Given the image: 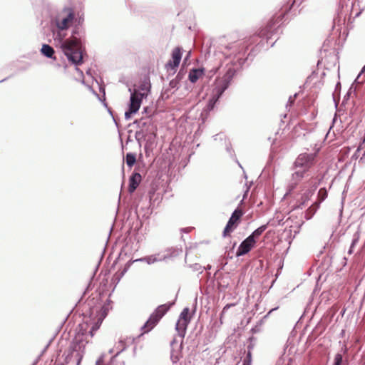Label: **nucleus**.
Masks as SVG:
<instances>
[{
	"label": "nucleus",
	"mask_w": 365,
	"mask_h": 365,
	"mask_svg": "<svg viewBox=\"0 0 365 365\" xmlns=\"http://www.w3.org/2000/svg\"><path fill=\"white\" fill-rule=\"evenodd\" d=\"M204 74V71L202 69L197 68V69H192L189 73V80L192 83H195L197 81V80L201 78Z\"/></svg>",
	"instance_id": "2eb2a0df"
},
{
	"label": "nucleus",
	"mask_w": 365,
	"mask_h": 365,
	"mask_svg": "<svg viewBox=\"0 0 365 365\" xmlns=\"http://www.w3.org/2000/svg\"><path fill=\"white\" fill-rule=\"evenodd\" d=\"M41 53L46 56L47 58H53L56 60V57L54 56V49L48 44H43L41 49Z\"/></svg>",
	"instance_id": "dca6fc26"
},
{
	"label": "nucleus",
	"mask_w": 365,
	"mask_h": 365,
	"mask_svg": "<svg viewBox=\"0 0 365 365\" xmlns=\"http://www.w3.org/2000/svg\"><path fill=\"white\" fill-rule=\"evenodd\" d=\"M273 25L274 23L272 21L269 22L267 25L260 31L259 35L260 36H267V38H269V34L271 33Z\"/></svg>",
	"instance_id": "a211bd4d"
},
{
	"label": "nucleus",
	"mask_w": 365,
	"mask_h": 365,
	"mask_svg": "<svg viewBox=\"0 0 365 365\" xmlns=\"http://www.w3.org/2000/svg\"><path fill=\"white\" fill-rule=\"evenodd\" d=\"M264 230H255V231L244 240L240 245L237 252L236 257H241L247 254L255 246L256 241L255 238L259 237Z\"/></svg>",
	"instance_id": "1a4fd4ad"
},
{
	"label": "nucleus",
	"mask_w": 365,
	"mask_h": 365,
	"mask_svg": "<svg viewBox=\"0 0 365 365\" xmlns=\"http://www.w3.org/2000/svg\"><path fill=\"white\" fill-rule=\"evenodd\" d=\"M225 89V88H222V89H219L218 91H217V93H218V96L217 98L214 101L213 99H212L210 101V103H215V102L217 100V98L220 97V96L222 95V93H223L224 90Z\"/></svg>",
	"instance_id": "7c9ffc66"
},
{
	"label": "nucleus",
	"mask_w": 365,
	"mask_h": 365,
	"mask_svg": "<svg viewBox=\"0 0 365 365\" xmlns=\"http://www.w3.org/2000/svg\"><path fill=\"white\" fill-rule=\"evenodd\" d=\"M182 58V48L180 47H175L172 51L171 59L165 64V68L168 71L175 72L176 68L178 67Z\"/></svg>",
	"instance_id": "9d476101"
},
{
	"label": "nucleus",
	"mask_w": 365,
	"mask_h": 365,
	"mask_svg": "<svg viewBox=\"0 0 365 365\" xmlns=\"http://www.w3.org/2000/svg\"><path fill=\"white\" fill-rule=\"evenodd\" d=\"M252 356L250 351H248L246 358L242 362V365H251Z\"/></svg>",
	"instance_id": "cd10ccee"
},
{
	"label": "nucleus",
	"mask_w": 365,
	"mask_h": 365,
	"mask_svg": "<svg viewBox=\"0 0 365 365\" xmlns=\"http://www.w3.org/2000/svg\"><path fill=\"white\" fill-rule=\"evenodd\" d=\"M115 365H125V362L123 361H120L116 362Z\"/></svg>",
	"instance_id": "72a5a7b5"
},
{
	"label": "nucleus",
	"mask_w": 365,
	"mask_h": 365,
	"mask_svg": "<svg viewBox=\"0 0 365 365\" xmlns=\"http://www.w3.org/2000/svg\"><path fill=\"white\" fill-rule=\"evenodd\" d=\"M236 304L235 303H230V304H227L222 309V311L220 313V322H215L213 323V327H216L217 329H219L221 325L223 324V322H222V318L225 314V312L232 307H234L235 306Z\"/></svg>",
	"instance_id": "f3484780"
},
{
	"label": "nucleus",
	"mask_w": 365,
	"mask_h": 365,
	"mask_svg": "<svg viewBox=\"0 0 365 365\" xmlns=\"http://www.w3.org/2000/svg\"><path fill=\"white\" fill-rule=\"evenodd\" d=\"M317 187V182L314 178H309L308 180L304 182L302 185V191H304L302 194V200L304 201L308 200L309 197L314 194Z\"/></svg>",
	"instance_id": "f8f14e48"
},
{
	"label": "nucleus",
	"mask_w": 365,
	"mask_h": 365,
	"mask_svg": "<svg viewBox=\"0 0 365 365\" xmlns=\"http://www.w3.org/2000/svg\"><path fill=\"white\" fill-rule=\"evenodd\" d=\"M277 308H274V309H272L269 312H268V314H269L272 312H273L274 310H276Z\"/></svg>",
	"instance_id": "c9c22d12"
},
{
	"label": "nucleus",
	"mask_w": 365,
	"mask_h": 365,
	"mask_svg": "<svg viewBox=\"0 0 365 365\" xmlns=\"http://www.w3.org/2000/svg\"><path fill=\"white\" fill-rule=\"evenodd\" d=\"M61 48L69 61L79 65L83 63V53L81 41L76 37L66 39L61 43Z\"/></svg>",
	"instance_id": "39448f33"
},
{
	"label": "nucleus",
	"mask_w": 365,
	"mask_h": 365,
	"mask_svg": "<svg viewBox=\"0 0 365 365\" xmlns=\"http://www.w3.org/2000/svg\"><path fill=\"white\" fill-rule=\"evenodd\" d=\"M189 312V308H184L175 324V330L178 333V336H175L170 342L171 359L173 361H178L180 356L183 339L185 336L187 326L190 322V318L188 316Z\"/></svg>",
	"instance_id": "20e7f679"
},
{
	"label": "nucleus",
	"mask_w": 365,
	"mask_h": 365,
	"mask_svg": "<svg viewBox=\"0 0 365 365\" xmlns=\"http://www.w3.org/2000/svg\"><path fill=\"white\" fill-rule=\"evenodd\" d=\"M234 230H224L222 236L225 237L227 235H230Z\"/></svg>",
	"instance_id": "2f4dec72"
},
{
	"label": "nucleus",
	"mask_w": 365,
	"mask_h": 365,
	"mask_svg": "<svg viewBox=\"0 0 365 365\" xmlns=\"http://www.w3.org/2000/svg\"><path fill=\"white\" fill-rule=\"evenodd\" d=\"M235 245H236V243H234L232 248H234Z\"/></svg>",
	"instance_id": "ea45409f"
},
{
	"label": "nucleus",
	"mask_w": 365,
	"mask_h": 365,
	"mask_svg": "<svg viewBox=\"0 0 365 365\" xmlns=\"http://www.w3.org/2000/svg\"><path fill=\"white\" fill-rule=\"evenodd\" d=\"M115 356L113 357V358H112V359H111V362H112L113 364H114V363L115 362Z\"/></svg>",
	"instance_id": "e433bc0d"
},
{
	"label": "nucleus",
	"mask_w": 365,
	"mask_h": 365,
	"mask_svg": "<svg viewBox=\"0 0 365 365\" xmlns=\"http://www.w3.org/2000/svg\"><path fill=\"white\" fill-rule=\"evenodd\" d=\"M59 365H64V364H59Z\"/></svg>",
	"instance_id": "a19ab883"
},
{
	"label": "nucleus",
	"mask_w": 365,
	"mask_h": 365,
	"mask_svg": "<svg viewBox=\"0 0 365 365\" xmlns=\"http://www.w3.org/2000/svg\"><path fill=\"white\" fill-rule=\"evenodd\" d=\"M359 237H360L359 232V231L356 232L355 234L354 235L353 240H352V242L351 244V247H354L357 244V242L359 240Z\"/></svg>",
	"instance_id": "c85d7f7f"
},
{
	"label": "nucleus",
	"mask_w": 365,
	"mask_h": 365,
	"mask_svg": "<svg viewBox=\"0 0 365 365\" xmlns=\"http://www.w3.org/2000/svg\"><path fill=\"white\" fill-rule=\"evenodd\" d=\"M168 252L170 253L167 254L164 257V259L168 258V257H176V256L179 255L180 252H181L182 251L178 249L171 248V249L168 250Z\"/></svg>",
	"instance_id": "5701e85b"
},
{
	"label": "nucleus",
	"mask_w": 365,
	"mask_h": 365,
	"mask_svg": "<svg viewBox=\"0 0 365 365\" xmlns=\"http://www.w3.org/2000/svg\"><path fill=\"white\" fill-rule=\"evenodd\" d=\"M343 361V356L340 353H337L334 356V365H341Z\"/></svg>",
	"instance_id": "a878e982"
},
{
	"label": "nucleus",
	"mask_w": 365,
	"mask_h": 365,
	"mask_svg": "<svg viewBox=\"0 0 365 365\" xmlns=\"http://www.w3.org/2000/svg\"><path fill=\"white\" fill-rule=\"evenodd\" d=\"M139 230H110L109 235H115L120 232L117 237V242L122 245L120 257H130L137 252L140 247L139 243L143 239V235L139 233Z\"/></svg>",
	"instance_id": "7ed1b4c3"
},
{
	"label": "nucleus",
	"mask_w": 365,
	"mask_h": 365,
	"mask_svg": "<svg viewBox=\"0 0 365 365\" xmlns=\"http://www.w3.org/2000/svg\"><path fill=\"white\" fill-rule=\"evenodd\" d=\"M364 71H365V66L363 67L361 72H364Z\"/></svg>",
	"instance_id": "58836bf2"
},
{
	"label": "nucleus",
	"mask_w": 365,
	"mask_h": 365,
	"mask_svg": "<svg viewBox=\"0 0 365 365\" xmlns=\"http://www.w3.org/2000/svg\"><path fill=\"white\" fill-rule=\"evenodd\" d=\"M190 267L195 272H198L199 273H202L203 271H204V269L205 267H203L202 266H201L200 264L198 263H195V264H190Z\"/></svg>",
	"instance_id": "393cba45"
},
{
	"label": "nucleus",
	"mask_w": 365,
	"mask_h": 365,
	"mask_svg": "<svg viewBox=\"0 0 365 365\" xmlns=\"http://www.w3.org/2000/svg\"><path fill=\"white\" fill-rule=\"evenodd\" d=\"M125 162L128 167L132 168L136 162L135 154L128 153L125 156Z\"/></svg>",
	"instance_id": "6ab92c4d"
},
{
	"label": "nucleus",
	"mask_w": 365,
	"mask_h": 365,
	"mask_svg": "<svg viewBox=\"0 0 365 365\" xmlns=\"http://www.w3.org/2000/svg\"><path fill=\"white\" fill-rule=\"evenodd\" d=\"M277 365H294V361L291 358H283L277 362Z\"/></svg>",
	"instance_id": "b1692460"
},
{
	"label": "nucleus",
	"mask_w": 365,
	"mask_h": 365,
	"mask_svg": "<svg viewBox=\"0 0 365 365\" xmlns=\"http://www.w3.org/2000/svg\"><path fill=\"white\" fill-rule=\"evenodd\" d=\"M106 313L101 309L93 307L91 309L89 319L84 317L85 321L78 325L77 332L71 345L70 357L76 360L79 365L85 353V348L94 333L100 328Z\"/></svg>",
	"instance_id": "f257e3e1"
},
{
	"label": "nucleus",
	"mask_w": 365,
	"mask_h": 365,
	"mask_svg": "<svg viewBox=\"0 0 365 365\" xmlns=\"http://www.w3.org/2000/svg\"><path fill=\"white\" fill-rule=\"evenodd\" d=\"M142 98L143 94L140 93L135 91L131 94L129 110L125 113L126 119H129L131 114L136 113L139 110L142 102Z\"/></svg>",
	"instance_id": "9b49d317"
},
{
	"label": "nucleus",
	"mask_w": 365,
	"mask_h": 365,
	"mask_svg": "<svg viewBox=\"0 0 365 365\" xmlns=\"http://www.w3.org/2000/svg\"><path fill=\"white\" fill-rule=\"evenodd\" d=\"M138 261L146 262L148 264H153V263L158 261V259H157L155 255H151V256L134 259V260H133V262H138Z\"/></svg>",
	"instance_id": "412c9836"
},
{
	"label": "nucleus",
	"mask_w": 365,
	"mask_h": 365,
	"mask_svg": "<svg viewBox=\"0 0 365 365\" xmlns=\"http://www.w3.org/2000/svg\"><path fill=\"white\" fill-rule=\"evenodd\" d=\"M173 304V302H170L158 306L151 314L149 319L142 327L144 333L150 331L158 323L161 318L168 312V311Z\"/></svg>",
	"instance_id": "0eeeda50"
},
{
	"label": "nucleus",
	"mask_w": 365,
	"mask_h": 365,
	"mask_svg": "<svg viewBox=\"0 0 365 365\" xmlns=\"http://www.w3.org/2000/svg\"><path fill=\"white\" fill-rule=\"evenodd\" d=\"M183 230L185 232H188V231H189L190 230L185 229V230Z\"/></svg>",
	"instance_id": "4c0bfd02"
},
{
	"label": "nucleus",
	"mask_w": 365,
	"mask_h": 365,
	"mask_svg": "<svg viewBox=\"0 0 365 365\" xmlns=\"http://www.w3.org/2000/svg\"><path fill=\"white\" fill-rule=\"evenodd\" d=\"M316 153L299 154L293 163L295 171L292 174L291 182L287 186V194L291 193L305 177L306 173L317 162Z\"/></svg>",
	"instance_id": "f03ea898"
},
{
	"label": "nucleus",
	"mask_w": 365,
	"mask_h": 365,
	"mask_svg": "<svg viewBox=\"0 0 365 365\" xmlns=\"http://www.w3.org/2000/svg\"><path fill=\"white\" fill-rule=\"evenodd\" d=\"M105 355L102 354L100 357L96 360V365H106L104 362Z\"/></svg>",
	"instance_id": "c756f323"
},
{
	"label": "nucleus",
	"mask_w": 365,
	"mask_h": 365,
	"mask_svg": "<svg viewBox=\"0 0 365 365\" xmlns=\"http://www.w3.org/2000/svg\"><path fill=\"white\" fill-rule=\"evenodd\" d=\"M319 205L318 202H314L309 208L308 209V212L311 215H314L317 210L319 207Z\"/></svg>",
	"instance_id": "bb28decb"
},
{
	"label": "nucleus",
	"mask_w": 365,
	"mask_h": 365,
	"mask_svg": "<svg viewBox=\"0 0 365 365\" xmlns=\"http://www.w3.org/2000/svg\"><path fill=\"white\" fill-rule=\"evenodd\" d=\"M131 264V261L129 260L128 262V263L126 264L125 268L120 272H117L114 277H113V280L115 281H117V282H118L120 280V278L125 274V273L128 271V269H129L130 266Z\"/></svg>",
	"instance_id": "aec40b11"
},
{
	"label": "nucleus",
	"mask_w": 365,
	"mask_h": 365,
	"mask_svg": "<svg viewBox=\"0 0 365 365\" xmlns=\"http://www.w3.org/2000/svg\"><path fill=\"white\" fill-rule=\"evenodd\" d=\"M75 17L71 8H65L55 18V24L59 30H66L69 28Z\"/></svg>",
	"instance_id": "6e6552de"
},
{
	"label": "nucleus",
	"mask_w": 365,
	"mask_h": 365,
	"mask_svg": "<svg viewBox=\"0 0 365 365\" xmlns=\"http://www.w3.org/2000/svg\"><path fill=\"white\" fill-rule=\"evenodd\" d=\"M173 304V302H170L158 306L151 314L149 319L142 327L144 333L150 331L158 323L161 318L168 312V311Z\"/></svg>",
	"instance_id": "423d86ee"
},
{
	"label": "nucleus",
	"mask_w": 365,
	"mask_h": 365,
	"mask_svg": "<svg viewBox=\"0 0 365 365\" xmlns=\"http://www.w3.org/2000/svg\"><path fill=\"white\" fill-rule=\"evenodd\" d=\"M49 346V344H48L46 347L43 349V350L41 351V354H40L39 356V358L45 353V351H46L47 348Z\"/></svg>",
	"instance_id": "473e14b6"
},
{
	"label": "nucleus",
	"mask_w": 365,
	"mask_h": 365,
	"mask_svg": "<svg viewBox=\"0 0 365 365\" xmlns=\"http://www.w3.org/2000/svg\"><path fill=\"white\" fill-rule=\"evenodd\" d=\"M142 180L141 175L138 173H133L129 179L128 192L133 193Z\"/></svg>",
	"instance_id": "4468645a"
},
{
	"label": "nucleus",
	"mask_w": 365,
	"mask_h": 365,
	"mask_svg": "<svg viewBox=\"0 0 365 365\" xmlns=\"http://www.w3.org/2000/svg\"><path fill=\"white\" fill-rule=\"evenodd\" d=\"M353 248H354V247L350 246V248H349V250L348 251V253L349 255H351L353 253Z\"/></svg>",
	"instance_id": "f704fd0d"
},
{
	"label": "nucleus",
	"mask_w": 365,
	"mask_h": 365,
	"mask_svg": "<svg viewBox=\"0 0 365 365\" xmlns=\"http://www.w3.org/2000/svg\"><path fill=\"white\" fill-rule=\"evenodd\" d=\"M243 215V212L241 209H236L232 213L231 217L230 218L227 225L225 228H232V227H236L238 225Z\"/></svg>",
	"instance_id": "ddd939ff"
},
{
	"label": "nucleus",
	"mask_w": 365,
	"mask_h": 365,
	"mask_svg": "<svg viewBox=\"0 0 365 365\" xmlns=\"http://www.w3.org/2000/svg\"><path fill=\"white\" fill-rule=\"evenodd\" d=\"M327 195H328V193H327L326 188L319 189V190L318 192L317 202L320 204L327 197Z\"/></svg>",
	"instance_id": "4be33fe9"
}]
</instances>
